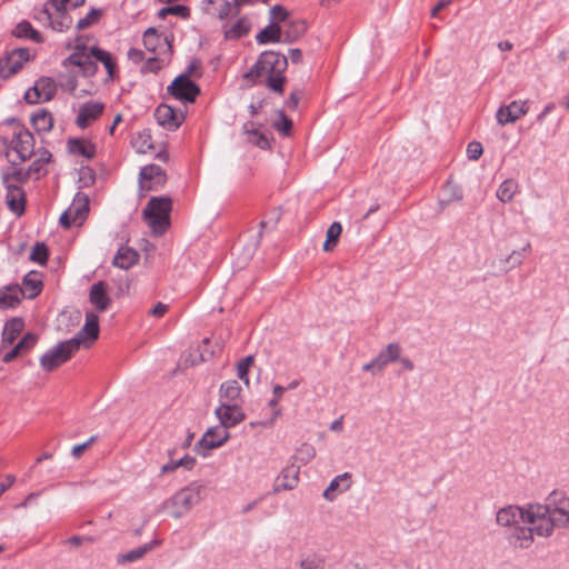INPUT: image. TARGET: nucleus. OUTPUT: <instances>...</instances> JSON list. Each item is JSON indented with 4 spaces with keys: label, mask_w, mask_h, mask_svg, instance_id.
<instances>
[{
    "label": "nucleus",
    "mask_w": 569,
    "mask_h": 569,
    "mask_svg": "<svg viewBox=\"0 0 569 569\" xmlns=\"http://www.w3.org/2000/svg\"><path fill=\"white\" fill-rule=\"evenodd\" d=\"M496 523L506 530L510 546L527 549L536 536L549 538L555 530L569 527V496L555 489L543 502L505 506L497 510Z\"/></svg>",
    "instance_id": "obj_1"
},
{
    "label": "nucleus",
    "mask_w": 569,
    "mask_h": 569,
    "mask_svg": "<svg viewBox=\"0 0 569 569\" xmlns=\"http://www.w3.org/2000/svg\"><path fill=\"white\" fill-rule=\"evenodd\" d=\"M341 231L342 227L339 222H333L330 224V227L327 230L326 241L323 243L325 251H330L336 247L338 239L341 234Z\"/></svg>",
    "instance_id": "obj_42"
},
{
    "label": "nucleus",
    "mask_w": 569,
    "mask_h": 569,
    "mask_svg": "<svg viewBox=\"0 0 569 569\" xmlns=\"http://www.w3.org/2000/svg\"><path fill=\"white\" fill-rule=\"evenodd\" d=\"M266 76H267L268 87L273 91L282 93L284 79L281 76V73H278V74L273 73V74H266Z\"/></svg>",
    "instance_id": "obj_56"
},
{
    "label": "nucleus",
    "mask_w": 569,
    "mask_h": 569,
    "mask_svg": "<svg viewBox=\"0 0 569 569\" xmlns=\"http://www.w3.org/2000/svg\"><path fill=\"white\" fill-rule=\"evenodd\" d=\"M104 104L99 101H88L79 107L76 124L84 129L94 122L103 112Z\"/></svg>",
    "instance_id": "obj_18"
},
{
    "label": "nucleus",
    "mask_w": 569,
    "mask_h": 569,
    "mask_svg": "<svg viewBox=\"0 0 569 569\" xmlns=\"http://www.w3.org/2000/svg\"><path fill=\"white\" fill-rule=\"evenodd\" d=\"M72 23L71 17L67 12H53L50 28L54 31L62 32L70 28Z\"/></svg>",
    "instance_id": "obj_44"
},
{
    "label": "nucleus",
    "mask_w": 569,
    "mask_h": 569,
    "mask_svg": "<svg viewBox=\"0 0 569 569\" xmlns=\"http://www.w3.org/2000/svg\"><path fill=\"white\" fill-rule=\"evenodd\" d=\"M93 441L94 437H91L88 441L73 446L71 450L72 456L79 458Z\"/></svg>",
    "instance_id": "obj_60"
},
{
    "label": "nucleus",
    "mask_w": 569,
    "mask_h": 569,
    "mask_svg": "<svg viewBox=\"0 0 569 569\" xmlns=\"http://www.w3.org/2000/svg\"><path fill=\"white\" fill-rule=\"evenodd\" d=\"M196 458L190 456V455H184L182 458L178 459V460H169L167 463H164L161 469H160V472L161 475H164V473H169V472H173L176 471L178 468H183L186 470H192L193 467L196 466Z\"/></svg>",
    "instance_id": "obj_36"
},
{
    "label": "nucleus",
    "mask_w": 569,
    "mask_h": 569,
    "mask_svg": "<svg viewBox=\"0 0 569 569\" xmlns=\"http://www.w3.org/2000/svg\"><path fill=\"white\" fill-rule=\"evenodd\" d=\"M52 12H67L68 1L67 0H50L47 2Z\"/></svg>",
    "instance_id": "obj_59"
},
{
    "label": "nucleus",
    "mask_w": 569,
    "mask_h": 569,
    "mask_svg": "<svg viewBox=\"0 0 569 569\" xmlns=\"http://www.w3.org/2000/svg\"><path fill=\"white\" fill-rule=\"evenodd\" d=\"M286 388H283L282 386L280 385H276L273 387V397L272 399H270L269 401V406L270 407H276L278 405V402L280 401L283 392H284Z\"/></svg>",
    "instance_id": "obj_61"
},
{
    "label": "nucleus",
    "mask_w": 569,
    "mask_h": 569,
    "mask_svg": "<svg viewBox=\"0 0 569 569\" xmlns=\"http://www.w3.org/2000/svg\"><path fill=\"white\" fill-rule=\"evenodd\" d=\"M214 413L220 426L227 430L239 425L246 419V413L240 403H220L216 408Z\"/></svg>",
    "instance_id": "obj_14"
},
{
    "label": "nucleus",
    "mask_w": 569,
    "mask_h": 569,
    "mask_svg": "<svg viewBox=\"0 0 569 569\" xmlns=\"http://www.w3.org/2000/svg\"><path fill=\"white\" fill-rule=\"evenodd\" d=\"M204 486L192 481L163 500L159 509L173 519L188 515L203 499Z\"/></svg>",
    "instance_id": "obj_3"
},
{
    "label": "nucleus",
    "mask_w": 569,
    "mask_h": 569,
    "mask_svg": "<svg viewBox=\"0 0 569 569\" xmlns=\"http://www.w3.org/2000/svg\"><path fill=\"white\" fill-rule=\"evenodd\" d=\"M278 118L279 119L274 122V128L283 134H289L292 121L287 118L282 111L279 112Z\"/></svg>",
    "instance_id": "obj_55"
},
{
    "label": "nucleus",
    "mask_w": 569,
    "mask_h": 569,
    "mask_svg": "<svg viewBox=\"0 0 569 569\" xmlns=\"http://www.w3.org/2000/svg\"><path fill=\"white\" fill-rule=\"evenodd\" d=\"M64 67H77L79 73L91 77L97 72V63L94 59V47L86 44H77L73 52L64 60Z\"/></svg>",
    "instance_id": "obj_5"
},
{
    "label": "nucleus",
    "mask_w": 569,
    "mask_h": 569,
    "mask_svg": "<svg viewBox=\"0 0 569 569\" xmlns=\"http://www.w3.org/2000/svg\"><path fill=\"white\" fill-rule=\"evenodd\" d=\"M529 111V102L527 100H515L507 106H501L496 112L497 123L507 126L515 123Z\"/></svg>",
    "instance_id": "obj_13"
},
{
    "label": "nucleus",
    "mask_w": 569,
    "mask_h": 569,
    "mask_svg": "<svg viewBox=\"0 0 569 569\" xmlns=\"http://www.w3.org/2000/svg\"><path fill=\"white\" fill-rule=\"evenodd\" d=\"M287 67V57L276 52V51H264L260 54L259 59L247 74L250 76H266V74H278L282 73V71Z\"/></svg>",
    "instance_id": "obj_8"
},
{
    "label": "nucleus",
    "mask_w": 569,
    "mask_h": 569,
    "mask_svg": "<svg viewBox=\"0 0 569 569\" xmlns=\"http://www.w3.org/2000/svg\"><path fill=\"white\" fill-rule=\"evenodd\" d=\"M316 457V448L310 443H302L297 450V459L303 465L310 462Z\"/></svg>",
    "instance_id": "obj_49"
},
{
    "label": "nucleus",
    "mask_w": 569,
    "mask_h": 569,
    "mask_svg": "<svg viewBox=\"0 0 569 569\" xmlns=\"http://www.w3.org/2000/svg\"><path fill=\"white\" fill-rule=\"evenodd\" d=\"M242 134L248 143L261 149H267L269 147L268 138L258 128H256L252 122H248L243 126Z\"/></svg>",
    "instance_id": "obj_29"
},
{
    "label": "nucleus",
    "mask_w": 569,
    "mask_h": 569,
    "mask_svg": "<svg viewBox=\"0 0 569 569\" xmlns=\"http://www.w3.org/2000/svg\"><path fill=\"white\" fill-rule=\"evenodd\" d=\"M299 467L295 465L286 466L281 469L277 478L274 479V483L272 490L274 493L292 490L299 483Z\"/></svg>",
    "instance_id": "obj_17"
},
{
    "label": "nucleus",
    "mask_w": 569,
    "mask_h": 569,
    "mask_svg": "<svg viewBox=\"0 0 569 569\" xmlns=\"http://www.w3.org/2000/svg\"><path fill=\"white\" fill-rule=\"evenodd\" d=\"M168 311V306L162 303V302H158L151 310H150V315H152L153 317H162L166 312Z\"/></svg>",
    "instance_id": "obj_62"
},
{
    "label": "nucleus",
    "mask_w": 569,
    "mask_h": 569,
    "mask_svg": "<svg viewBox=\"0 0 569 569\" xmlns=\"http://www.w3.org/2000/svg\"><path fill=\"white\" fill-rule=\"evenodd\" d=\"M351 478H352V476L350 472H343V473L335 477L330 481L328 487L325 489L323 498L327 501H333V500H336V498L339 495L347 492L351 488V485H352Z\"/></svg>",
    "instance_id": "obj_19"
},
{
    "label": "nucleus",
    "mask_w": 569,
    "mask_h": 569,
    "mask_svg": "<svg viewBox=\"0 0 569 569\" xmlns=\"http://www.w3.org/2000/svg\"><path fill=\"white\" fill-rule=\"evenodd\" d=\"M154 118L159 126L169 131L177 130L184 121L182 111L173 109L169 104H160L154 111Z\"/></svg>",
    "instance_id": "obj_16"
},
{
    "label": "nucleus",
    "mask_w": 569,
    "mask_h": 569,
    "mask_svg": "<svg viewBox=\"0 0 569 569\" xmlns=\"http://www.w3.org/2000/svg\"><path fill=\"white\" fill-rule=\"evenodd\" d=\"M89 300L99 311H104L110 305V297L104 282L99 281L90 288Z\"/></svg>",
    "instance_id": "obj_23"
},
{
    "label": "nucleus",
    "mask_w": 569,
    "mask_h": 569,
    "mask_svg": "<svg viewBox=\"0 0 569 569\" xmlns=\"http://www.w3.org/2000/svg\"><path fill=\"white\" fill-rule=\"evenodd\" d=\"M300 569H325V559L317 553L305 556L299 565Z\"/></svg>",
    "instance_id": "obj_45"
},
{
    "label": "nucleus",
    "mask_w": 569,
    "mask_h": 569,
    "mask_svg": "<svg viewBox=\"0 0 569 569\" xmlns=\"http://www.w3.org/2000/svg\"><path fill=\"white\" fill-rule=\"evenodd\" d=\"M396 362H399L405 371H412L415 369L413 361L408 357H401L400 355Z\"/></svg>",
    "instance_id": "obj_63"
},
{
    "label": "nucleus",
    "mask_w": 569,
    "mask_h": 569,
    "mask_svg": "<svg viewBox=\"0 0 569 569\" xmlns=\"http://www.w3.org/2000/svg\"><path fill=\"white\" fill-rule=\"evenodd\" d=\"M0 141L4 147L13 150L21 161H26L33 154L34 138L33 134L24 128L17 127L10 141L2 137H0Z\"/></svg>",
    "instance_id": "obj_7"
},
{
    "label": "nucleus",
    "mask_w": 569,
    "mask_h": 569,
    "mask_svg": "<svg viewBox=\"0 0 569 569\" xmlns=\"http://www.w3.org/2000/svg\"><path fill=\"white\" fill-rule=\"evenodd\" d=\"M32 177L29 168L27 170L22 168L10 167L2 173V181L4 187H20V183L26 182Z\"/></svg>",
    "instance_id": "obj_28"
},
{
    "label": "nucleus",
    "mask_w": 569,
    "mask_h": 569,
    "mask_svg": "<svg viewBox=\"0 0 569 569\" xmlns=\"http://www.w3.org/2000/svg\"><path fill=\"white\" fill-rule=\"evenodd\" d=\"M67 147L71 154L82 156L87 159H91L96 153L94 146L88 140L70 139Z\"/></svg>",
    "instance_id": "obj_32"
},
{
    "label": "nucleus",
    "mask_w": 569,
    "mask_h": 569,
    "mask_svg": "<svg viewBox=\"0 0 569 569\" xmlns=\"http://www.w3.org/2000/svg\"><path fill=\"white\" fill-rule=\"evenodd\" d=\"M31 122L38 132L47 133L53 128V117L46 109H39L31 116Z\"/></svg>",
    "instance_id": "obj_33"
},
{
    "label": "nucleus",
    "mask_w": 569,
    "mask_h": 569,
    "mask_svg": "<svg viewBox=\"0 0 569 569\" xmlns=\"http://www.w3.org/2000/svg\"><path fill=\"white\" fill-rule=\"evenodd\" d=\"M89 213V198L83 192H78L73 198L72 203L60 216V224L68 229L73 226H81Z\"/></svg>",
    "instance_id": "obj_6"
},
{
    "label": "nucleus",
    "mask_w": 569,
    "mask_h": 569,
    "mask_svg": "<svg viewBox=\"0 0 569 569\" xmlns=\"http://www.w3.org/2000/svg\"><path fill=\"white\" fill-rule=\"evenodd\" d=\"M38 337L34 333H27L23 338L13 347L12 350L3 356V362L9 363L20 355L27 353L37 343Z\"/></svg>",
    "instance_id": "obj_26"
},
{
    "label": "nucleus",
    "mask_w": 569,
    "mask_h": 569,
    "mask_svg": "<svg viewBox=\"0 0 569 569\" xmlns=\"http://www.w3.org/2000/svg\"><path fill=\"white\" fill-rule=\"evenodd\" d=\"M401 351V346L398 342L388 343L376 356V365H378V371H382L389 363L396 362L399 359Z\"/></svg>",
    "instance_id": "obj_24"
},
{
    "label": "nucleus",
    "mask_w": 569,
    "mask_h": 569,
    "mask_svg": "<svg viewBox=\"0 0 569 569\" xmlns=\"http://www.w3.org/2000/svg\"><path fill=\"white\" fill-rule=\"evenodd\" d=\"M99 336L98 315L88 311L82 329L71 339L59 342L48 350L40 359L41 367L51 371L64 363L80 348H89Z\"/></svg>",
    "instance_id": "obj_2"
},
{
    "label": "nucleus",
    "mask_w": 569,
    "mask_h": 569,
    "mask_svg": "<svg viewBox=\"0 0 569 569\" xmlns=\"http://www.w3.org/2000/svg\"><path fill=\"white\" fill-rule=\"evenodd\" d=\"M20 302V290L17 287H6L0 289V308L9 309Z\"/></svg>",
    "instance_id": "obj_40"
},
{
    "label": "nucleus",
    "mask_w": 569,
    "mask_h": 569,
    "mask_svg": "<svg viewBox=\"0 0 569 569\" xmlns=\"http://www.w3.org/2000/svg\"><path fill=\"white\" fill-rule=\"evenodd\" d=\"M251 23L247 18H239L230 27L224 28V34L229 39H238L247 34L250 30Z\"/></svg>",
    "instance_id": "obj_41"
},
{
    "label": "nucleus",
    "mask_w": 569,
    "mask_h": 569,
    "mask_svg": "<svg viewBox=\"0 0 569 569\" xmlns=\"http://www.w3.org/2000/svg\"><path fill=\"white\" fill-rule=\"evenodd\" d=\"M210 3L214 6V11L220 19L228 18L237 12V4L227 0H210Z\"/></svg>",
    "instance_id": "obj_43"
},
{
    "label": "nucleus",
    "mask_w": 569,
    "mask_h": 569,
    "mask_svg": "<svg viewBox=\"0 0 569 569\" xmlns=\"http://www.w3.org/2000/svg\"><path fill=\"white\" fill-rule=\"evenodd\" d=\"M169 92L182 102H193L199 94L198 86L187 74L178 76L168 87Z\"/></svg>",
    "instance_id": "obj_12"
},
{
    "label": "nucleus",
    "mask_w": 569,
    "mask_h": 569,
    "mask_svg": "<svg viewBox=\"0 0 569 569\" xmlns=\"http://www.w3.org/2000/svg\"><path fill=\"white\" fill-rule=\"evenodd\" d=\"M483 152L482 146L478 141H471L467 146V156L470 160H478Z\"/></svg>",
    "instance_id": "obj_58"
},
{
    "label": "nucleus",
    "mask_w": 569,
    "mask_h": 569,
    "mask_svg": "<svg viewBox=\"0 0 569 569\" xmlns=\"http://www.w3.org/2000/svg\"><path fill=\"white\" fill-rule=\"evenodd\" d=\"M133 149L138 153H147L153 149V141L149 130L137 132L131 140Z\"/></svg>",
    "instance_id": "obj_37"
},
{
    "label": "nucleus",
    "mask_w": 569,
    "mask_h": 569,
    "mask_svg": "<svg viewBox=\"0 0 569 569\" xmlns=\"http://www.w3.org/2000/svg\"><path fill=\"white\" fill-rule=\"evenodd\" d=\"M530 250V244L527 243L523 248L519 249V250H513L506 259L507 262L511 263L512 267H518L520 266L527 253L529 252Z\"/></svg>",
    "instance_id": "obj_50"
},
{
    "label": "nucleus",
    "mask_w": 569,
    "mask_h": 569,
    "mask_svg": "<svg viewBox=\"0 0 569 569\" xmlns=\"http://www.w3.org/2000/svg\"><path fill=\"white\" fill-rule=\"evenodd\" d=\"M230 438L229 431L219 426L209 428L196 443L194 450L202 457H208L209 451L223 446Z\"/></svg>",
    "instance_id": "obj_9"
},
{
    "label": "nucleus",
    "mask_w": 569,
    "mask_h": 569,
    "mask_svg": "<svg viewBox=\"0 0 569 569\" xmlns=\"http://www.w3.org/2000/svg\"><path fill=\"white\" fill-rule=\"evenodd\" d=\"M30 259L40 264H44L48 259L47 247L43 243H37L30 253Z\"/></svg>",
    "instance_id": "obj_52"
},
{
    "label": "nucleus",
    "mask_w": 569,
    "mask_h": 569,
    "mask_svg": "<svg viewBox=\"0 0 569 569\" xmlns=\"http://www.w3.org/2000/svg\"><path fill=\"white\" fill-rule=\"evenodd\" d=\"M164 171L157 164H148L140 170L139 186L141 191L157 190L166 182Z\"/></svg>",
    "instance_id": "obj_15"
},
{
    "label": "nucleus",
    "mask_w": 569,
    "mask_h": 569,
    "mask_svg": "<svg viewBox=\"0 0 569 569\" xmlns=\"http://www.w3.org/2000/svg\"><path fill=\"white\" fill-rule=\"evenodd\" d=\"M36 159L30 164L29 170L32 176L38 179L40 176L47 172L46 166L51 161L52 154L47 149H38L33 151Z\"/></svg>",
    "instance_id": "obj_30"
},
{
    "label": "nucleus",
    "mask_w": 569,
    "mask_h": 569,
    "mask_svg": "<svg viewBox=\"0 0 569 569\" xmlns=\"http://www.w3.org/2000/svg\"><path fill=\"white\" fill-rule=\"evenodd\" d=\"M23 286L30 291V297H34L40 292L42 282L37 273H29L24 277Z\"/></svg>",
    "instance_id": "obj_47"
},
{
    "label": "nucleus",
    "mask_w": 569,
    "mask_h": 569,
    "mask_svg": "<svg viewBox=\"0 0 569 569\" xmlns=\"http://www.w3.org/2000/svg\"><path fill=\"white\" fill-rule=\"evenodd\" d=\"M143 46L151 53L160 54L170 51L168 39L159 34L153 28L144 31Z\"/></svg>",
    "instance_id": "obj_20"
},
{
    "label": "nucleus",
    "mask_w": 569,
    "mask_h": 569,
    "mask_svg": "<svg viewBox=\"0 0 569 569\" xmlns=\"http://www.w3.org/2000/svg\"><path fill=\"white\" fill-rule=\"evenodd\" d=\"M261 44L269 42H279L281 40V28L274 22H270L256 37Z\"/></svg>",
    "instance_id": "obj_39"
},
{
    "label": "nucleus",
    "mask_w": 569,
    "mask_h": 569,
    "mask_svg": "<svg viewBox=\"0 0 569 569\" xmlns=\"http://www.w3.org/2000/svg\"><path fill=\"white\" fill-rule=\"evenodd\" d=\"M57 83L52 78L42 77L24 93L28 103H41L51 100L57 93Z\"/></svg>",
    "instance_id": "obj_10"
},
{
    "label": "nucleus",
    "mask_w": 569,
    "mask_h": 569,
    "mask_svg": "<svg viewBox=\"0 0 569 569\" xmlns=\"http://www.w3.org/2000/svg\"><path fill=\"white\" fill-rule=\"evenodd\" d=\"M168 14H174V16H178V17H181V18H188L189 14H190V10L186 6L178 4V6H171V7L162 8L158 12V16L160 18H164Z\"/></svg>",
    "instance_id": "obj_48"
},
{
    "label": "nucleus",
    "mask_w": 569,
    "mask_h": 569,
    "mask_svg": "<svg viewBox=\"0 0 569 569\" xmlns=\"http://www.w3.org/2000/svg\"><path fill=\"white\" fill-rule=\"evenodd\" d=\"M13 34L17 38L29 39L36 43L43 42V37L41 33L36 30L27 20H23L16 26Z\"/></svg>",
    "instance_id": "obj_35"
},
{
    "label": "nucleus",
    "mask_w": 569,
    "mask_h": 569,
    "mask_svg": "<svg viewBox=\"0 0 569 569\" xmlns=\"http://www.w3.org/2000/svg\"><path fill=\"white\" fill-rule=\"evenodd\" d=\"M518 190H519L518 182L515 179L509 178V179L503 180L498 186L497 191H496V197L502 203H508V202L512 201V199L516 196V193L518 192Z\"/></svg>",
    "instance_id": "obj_34"
},
{
    "label": "nucleus",
    "mask_w": 569,
    "mask_h": 569,
    "mask_svg": "<svg viewBox=\"0 0 569 569\" xmlns=\"http://www.w3.org/2000/svg\"><path fill=\"white\" fill-rule=\"evenodd\" d=\"M241 398V387L237 380H228L220 386V403H239Z\"/></svg>",
    "instance_id": "obj_25"
},
{
    "label": "nucleus",
    "mask_w": 569,
    "mask_h": 569,
    "mask_svg": "<svg viewBox=\"0 0 569 569\" xmlns=\"http://www.w3.org/2000/svg\"><path fill=\"white\" fill-rule=\"evenodd\" d=\"M53 12L50 10L49 4L44 3L41 9H39L36 14L34 19L50 27V22L52 21Z\"/></svg>",
    "instance_id": "obj_54"
},
{
    "label": "nucleus",
    "mask_w": 569,
    "mask_h": 569,
    "mask_svg": "<svg viewBox=\"0 0 569 569\" xmlns=\"http://www.w3.org/2000/svg\"><path fill=\"white\" fill-rule=\"evenodd\" d=\"M171 209L172 202L169 197H153L149 200L142 216L153 236L160 237L167 231Z\"/></svg>",
    "instance_id": "obj_4"
},
{
    "label": "nucleus",
    "mask_w": 569,
    "mask_h": 569,
    "mask_svg": "<svg viewBox=\"0 0 569 569\" xmlns=\"http://www.w3.org/2000/svg\"><path fill=\"white\" fill-rule=\"evenodd\" d=\"M102 16V11L99 9H91L88 14L80 19L77 23L78 29H86L96 23Z\"/></svg>",
    "instance_id": "obj_51"
},
{
    "label": "nucleus",
    "mask_w": 569,
    "mask_h": 569,
    "mask_svg": "<svg viewBox=\"0 0 569 569\" xmlns=\"http://www.w3.org/2000/svg\"><path fill=\"white\" fill-rule=\"evenodd\" d=\"M6 202L10 211L21 216L26 208V193L21 187H6Z\"/></svg>",
    "instance_id": "obj_22"
},
{
    "label": "nucleus",
    "mask_w": 569,
    "mask_h": 569,
    "mask_svg": "<svg viewBox=\"0 0 569 569\" xmlns=\"http://www.w3.org/2000/svg\"><path fill=\"white\" fill-rule=\"evenodd\" d=\"M253 363V356H247L242 358L237 365V376L240 380L244 382L246 386H249V369Z\"/></svg>",
    "instance_id": "obj_46"
},
{
    "label": "nucleus",
    "mask_w": 569,
    "mask_h": 569,
    "mask_svg": "<svg viewBox=\"0 0 569 569\" xmlns=\"http://www.w3.org/2000/svg\"><path fill=\"white\" fill-rule=\"evenodd\" d=\"M94 59L96 63L100 62L103 64L109 79H113L117 71V63L112 54L106 50L94 47Z\"/></svg>",
    "instance_id": "obj_38"
},
{
    "label": "nucleus",
    "mask_w": 569,
    "mask_h": 569,
    "mask_svg": "<svg viewBox=\"0 0 569 569\" xmlns=\"http://www.w3.org/2000/svg\"><path fill=\"white\" fill-rule=\"evenodd\" d=\"M24 327L21 318H12L7 321L2 331V346L11 345L22 332Z\"/></svg>",
    "instance_id": "obj_31"
},
{
    "label": "nucleus",
    "mask_w": 569,
    "mask_h": 569,
    "mask_svg": "<svg viewBox=\"0 0 569 569\" xmlns=\"http://www.w3.org/2000/svg\"><path fill=\"white\" fill-rule=\"evenodd\" d=\"M128 57L130 60H132L134 62H140L144 59L143 52L139 49H130L128 51Z\"/></svg>",
    "instance_id": "obj_64"
},
{
    "label": "nucleus",
    "mask_w": 569,
    "mask_h": 569,
    "mask_svg": "<svg viewBox=\"0 0 569 569\" xmlns=\"http://www.w3.org/2000/svg\"><path fill=\"white\" fill-rule=\"evenodd\" d=\"M30 59L31 53L28 49L19 48L12 50L3 59L0 60V77L9 78L13 76Z\"/></svg>",
    "instance_id": "obj_11"
},
{
    "label": "nucleus",
    "mask_w": 569,
    "mask_h": 569,
    "mask_svg": "<svg viewBox=\"0 0 569 569\" xmlns=\"http://www.w3.org/2000/svg\"><path fill=\"white\" fill-rule=\"evenodd\" d=\"M158 540H153L149 543H144L127 552L118 553L116 562L118 566H127L140 561L146 555L158 546Z\"/></svg>",
    "instance_id": "obj_21"
},
{
    "label": "nucleus",
    "mask_w": 569,
    "mask_h": 569,
    "mask_svg": "<svg viewBox=\"0 0 569 569\" xmlns=\"http://www.w3.org/2000/svg\"><path fill=\"white\" fill-rule=\"evenodd\" d=\"M270 22H274L279 24V22H282L287 19L288 12L287 10L281 6H273L270 11Z\"/></svg>",
    "instance_id": "obj_57"
},
{
    "label": "nucleus",
    "mask_w": 569,
    "mask_h": 569,
    "mask_svg": "<svg viewBox=\"0 0 569 569\" xmlns=\"http://www.w3.org/2000/svg\"><path fill=\"white\" fill-rule=\"evenodd\" d=\"M139 254L130 247H121L112 260V264L119 269L128 270L137 263Z\"/></svg>",
    "instance_id": "obj_27"
},
{
    "label": "nucleus",
    "mask_w": 569,
    "mask_h": 569,
    "mask_svg": "<svg viewBox=\"0 0 569 569\" xmlns=\"http://www.w3.org/2000/svg\"><path fill=\"white\" fill-rule=\"evenodd\" d=\"M446 191L448 192L449 198L440 201V206L442 207L451 201H461L463 198L462 190L456 184L448 183L446 186Z\"/></svg>",
    "instance_id": "obj_53"
}]
</instances>
